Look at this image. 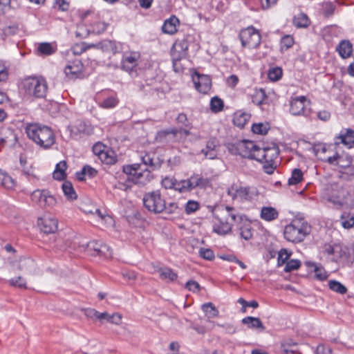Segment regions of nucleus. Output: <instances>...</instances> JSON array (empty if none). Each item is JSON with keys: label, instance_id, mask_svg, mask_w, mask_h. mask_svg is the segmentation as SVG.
<instances>
[{"label": "nucleus", "instance_id": "1", "mask_svg": "<svg viewBox=\"0 0 354 354\" xmlns=\"http://www.w3.org/2000/svg\"><path fill=\"white\" fill-rule=\"evenodd\" d=\"M28 137L44 149L50 148L55 142V136L48 126L30 124L26 128Z\"/></svg>", "mask_w": 354, "mask_h": 354}, {"label": "nucleus", "instance_id": "2", "mask_svg": "<svg viewBox=\"0 0 354 354\" xmlns=\"http://www.w3.org/2000/svg\"><path fill=\"white\" fill-rule=\"evenodd\" d=\"M236 214L235 209L226 206L220 212L219 214L214 215L213 232L219 235H225L231 232L232 223L236 221Z\"/></svg>", "mask_w": 354, "mask_h": 354}, {"label": "nucleus", "instance_id": "3", "mask_svg": "<svg viewBox=\"0 0 354 354\" xmlns=\"http://www.w3.org/2000/svg\"><path fill=\"white\" fill-rule=\"evenodd\" d=\"M310 232V226L304 221L295 219L287 225L283 230L285 239L292 243L301 242Z\"/></svg>", "mask_w": 354, "mask_h": 354}, {"label": "nucleus", "instance_id": "4", "mask_svg": "<svg viewBox=\"0 0 354 354\" xmlns=\"http://www.w3.org/2000/svg\"><path fill=\"white\" fill-rule=\"evenodd\" d=\"M323 196L327 201L342 206L348 203L350 192L343 184L334 183L327 186Z\"/></svg>", "mask_w": 354, "mask_h": 354}, {"label": "nucleus", "instance_id": "5", "mask_svg": "<svg viewBox=\"0 0 354 354\" xmlns=\"http://www.w3.org/2000/svg\"><path fill=\"white\" fill-rule=\"evenodd\" d=\"M227 195L238 203L251 202L258 196V191L254 187L234 183L227 189Z\"/></svg>", "mask_w": 354, "mask_h": 354}, {"label": "nucleus", "instance_id": "6", "mask_svg": "<svg viewBox=\"0 0 354 354\" xmlns=\"http://www.w3.org/2000/svg\"><path fill=\"white\" fill-rule=\"evenodd\" d=\"M123 171L127 180L135 184L145 185L152 178L151 170L142 167V165L134 163L123 166Z\"/></svg>", "mask_w": 354, "mask_h": 354}, {"label": "nucleus", "instance_id": "7", "mask_svg": "<svg viewBox=\"0 0 354 354\" xmlns=\"http://www.w3.org/2000/svg\"><path fill=\"white\" fill-rule=\"evenodd\" d=\"M243 48H257L261 44V35L259 30L252 26L242 29L239 35Z\"/></svg>", "mask_w": 354, "mask_h": 354}, {"label": "nucleus", "instance_id": "8", "mask_svg": "<svg viewBox=\"0 0 354 354\" xmlns=\"http://www.w3.org/2000/svg\"><path fill=\"white\" fill-rule=\"evenodd\" d=\"M24 88L26 91L36 97H45L48 86L46 81L42 77H28L24 82Z\"/></svg>", "mask_w": 354, "mask_h": 354}, {"label": "nucleus", "instance_id": "9", "mask_svg": "<svg viewBox=\"0 0 354 354\" xmlns=\"http://www.w3.org/2000/svg\"><path fill=\"white\" fill-rule=\"evenodd\" d=\"M229 149L234 154L256 160L259 147L253 141L241 140L232 145Z\"/></svg>", "mask_w": 354, "mask_h": 354}, {"label": "nucleus", "instance_id": "10", "mask_svg": "<svg viewBox=\"0 0 354 354\" xmlns=\"http://www.w3.org/2000/svg\"><path fill=\"white\" fill-rule=\"evenodd\" d=\"M143 204L149 212L159 214L164 212L165 201L158 191L147 193L143 198Z\"/></svg>", "mask_w": 354, "mask_h": 354}, {"label": "nucleus", "instance_id": "11", "mask_svg": "<svg viewBox=\"0 0 354 354\" xmlns=\"http://www.w3.org/2000/svg\"><path fill=\"white\" fill-rule=\"evenodd\" d=\"M32 201L41 207H53L56 203V198L48 189H36L31 194Z\"/></svg>", "mask_w": 354, "mask_h": 354}, {"label": "nucleus", "instance_id": "12", "mask_svg": "<svg viewBox=\"0 0 354 354\" xmlns=\"http://www.w3.org/2000/svg\"><path fill=\"white\" fill-rule=\"evenodd\" d=\"M323 252L329 256H332L335 261L340 259H348L349 257L348 248L342 244L331 245L326 243L323 246Z\"/></svg>", "mask_w": 354, "mask_h": 354}, {"label": "nucleus", "instance_id": "13", "mask_svg": "<svg viewBox=\"0 0 354 354\" xmlns=\"http://www.w3.org/2000/svg\"><path fill=\"white\" fill-rule=\"evenodd\" d=\"M279 150L276 145L272 147L260 148L257 150L256 160L259 162H264L265 163H270L274 162L278 158Z\"/></svg>", "mask_w": 354, "mask_h": 354}, {"label": "nucleus", "instance_id": "14", "mask_svg": "<svg viewBox=\"0 0 354 354\" xmlns=\"http://www.w3.org/2000/svg\"><path fill=\"white\" fill-rule=\"evenodd\" d=\"M140 55L138 52H127L123 54L121 59V69L131 72L138 64Z\"/></svg>", "mask_w": 354, "mask_h": 354}, {"label": "nucleus", "instance_id": "15", "mask_svg": "<svg viewBox=\"0 0 354 354\" xmlns=\"http://www.w3.org/2000/svg\"><path fill=\"white\" fill-rule=\"evenodd\" d=\"M189 43L186 37L177 39L174 43L171 50V57L186 58L188 55Z\"/></svg>", "mask_w": 354, "mask_h": 354}, {"label": "nucleus", "instance_id": "16", "mask_svg": "<svg viewBox=\"0 0 354 354\" xmlns=\"http://www.w3.org/2000/svg\"><path fill=\"white\" fill-rule=\"evenodd\" d=\"M196 89L203 94H206L211 89L212 80L209 76L196 73L192 77Z\"/></svg>", "mask_w": 354, "mask_h": 354}, {"label": "nucleus", "instance_id": "17", "mask_svg": "<svg viewBox=\"0 0 354 354\" xmlns=\"http://www.w3.org/2000/svg\"><path fill=\"white\" fill-rule=\"evenodd\" d=\"M37 224L44 233L50 234L54 233L57 230L58 221L55 218L48 216L39 218Z\"/></svg>", "mask_w": 354, "mask_h": 354}, {"label": "nucleus", "instance_id": "18", "mask_svg": "<svg viewBox=\"0 0 354 354\" xmlns=\"http://www.w3.org/2000/svg\"><path fill=\"white\" fill-rule=\"evenodd\" d=\"M311 102L304 95L292 96L290 105L292 109L297 111H306L310 109Z\"/></svg>", "mask_w": 354, "mask_h": 354}, {"label": "nucleus", "instance_id": "19", "mask_svg": "<svg viewBox=\"0 0 354 354\" xmlns=\"http://www.w3.org/2000/svg\"><path fill=\"white\" fill-rule=\"evenodd\" d=\"M218 146L219 143L217 139L211 138L207 140L205 148L201 149V152L206 158L209 160L215 159L218 154L217 148Z\"/></svg>", "mask_w": 354, "mask_h": 354}, {"label": "nucleus", "instance_id": "20", "mask_svg": "<svg viewBox=\"0 0 354 354\" xmlns=\"http://www.w3.org/2000/svg\"><path fill=\"white\" fill-rule=\"evenodd\" d=\"M83 64L80 60L76 59L72 62H69L64 68L66 75L70 78H73L82 71Z\"/></svg>", "mask_w": 354, "mask_h": 354}, {"label": "nucleus", "instance_id": "21", "mask_svg": "<svg viewBox=\"0 0 354 354\" xmlns=\"http://www.w3.org/2000/svg\"><path fill=\"white\" fill-rule=\"evenodd\" d=\"M174 129L161 130L157 132L156 141L160 143L174 142Z\"/></svg>", "mask_w": 354, "mask_h": 354}, {"label": "nucleus", "instance_id": "22", "mask_svg": "<svg viewBox=\"0 0 354 354\" xmlns=\"http://www.w3.org/2000/svg\"><path fill=\"white\" fill-rule=\"evenodd\" d=\"M337 138L350 148L354 146V131L351 129H343Z\"/></svg>", "mask_w": 354, "mask_h": 354}, {"label": "nucleus", "instance_id": "23", "mask_svg": "<svg viewBox=\"0 0 354 354\" xmlns=\"http://www.w3.org/2000/svg\"><path fill=\"white\" fill-rule=\"evenodd\" d=\"M341 57L346 59L351 55L353 51V45L348 40H342L336 47Z\"/></svg>", "mask_w": 354, "mask_h": 354}, {"label": "nucleus", "instance_id": "24", "mask_svg": "<svg viewBox=\"0 0 354 354\" xmlns=\"http://www.w3.org/2000/svg\"><path fill=\"white\" fill-rule=\"evenodd\" d=\"M192 189L199 187L206 189L210 186V180L207 178H203L198 174H193L190 176Z\"/></svg>", "mask_w": 354, "mask_h": 354}, {"label": "nucleus", "instance_id": "25", "mask_svg": "<svg viewBox=\"0 0 354 354\" xmlns=\"http://www.w3.org/2000/svg\"><path fill=\"white\" fill-rule=\"evenodd\" d=\"M261 218L266 221H272L279 216L278 211L272 207H263L260 214Z\"/></svg>", "mask_w": 354, "mask_h": 354}, {"label": "nucleus", "instance_id": "26", "mask_svg": "<svg viewBox=\"0 0 354 354\" xmlns=\"http://www.w3.org/2000/svg\"><path fill=\"white\" fill-rule=\"evenodd\" d=\"M242 324L246 325L250 329H260L261 330H263L265 327L258 317L248 316L244 317L241 320Z\"/></svg>", "mask_w": 354, "mask_h": 354}, {"label": "nucleus", "instance_id": "27", "mask_svg": "<svg viewBox=\"0 0 354 354\" xmlns=\"http://www.w3.org/2000/svg\"><path fill=\"white\" fill-rule=\"evenodd\" d=\"M160 278L168 282H171L178 278V274L172 269L168 267L159 268L157 269Z\"/></svg>", "mask_w": 354, "mask_h": 354}, {"label": "nucleus", "instance_id": "28", "mask_svg": "<svg viewBox=\"0 0 354 354\" xmlns=\"http://www.w3.org/2000/svg\"><path fill=\"white\" fill-rule=\"evenodd\" d=\"M293 25L298 28H306L310 24V20L304 12H300L294 16L292 19Z\"/></svg>", "mask_w": 354, "mask_h": 354}, {"label": "nucleus", "instance_id": "29", "mask_svg": "<svg viewBox=\"0 0 354 354\" xmlns=\"http://www.w3.org/2000/svg\"><path fill=\"white\" fill-rule=\"evenodd\" d=\"M250 114L248 112H234L233 123L235 126L242 129L248 123Z\"/></svg>", "mask_w": 354, "mask_h": 354}, {"label": "nucleus", "instance_id": "30", "mask_svg": "<svg viewBox=\"0 0 354 354\" xmlns=\"http://www.w3.org/2000/svg\"><path fill=\"white\" fill-rule=\"evenodd\" d=\"M179 24L178 18L176 17H170L167 19L162 25V30L163 32L173 35L177 31L176 26Z\"/></svg>", "mask_w": 354, "mask_h": 354}, {"label": "nucleus", "instance_id": "31", "mask_svg": "<svg viewBox=\"0 0 354 354\" xmlns=\"http://www.w3.org/2000/svg\"><path fill=\"white\" fill-rule=\"evenodd\" d=\"M35 263L33 260L30 259H21L17 264V269L18 270L24 271L25 272L32 274L34 272Z\"/></svg>", "mask_w": 354, "mask_h": 354}, {"label": "nucleus", "instance_id": "32", "mask_svg": "<svg viewBox=\"0 0 354 354\" xmlns=\"http://www.w3.org/2000/svg\"><path fill=\"white\" fill-rule=\"evenodd\" d=\"M122 315L118 313L109 314L107 312H104L101 313L99 315V320L101 322L106 320L111 324L119 325L122 322Z\"/></svg>", "mask_w": 354, "mask_h": 354}, {"label": "nucleus", "instance_id": "33", "mask_svg": "<svg viewBox=\"0 0 354 354\" xmlns=\"http://www.w3.org/2000/svg\"><path fill=\"white\" fill-rule=\"evenodd\" d=\"M66 168H67V164L65 160H62V161L59 162L56 165L55 169L53 174L54 179L58 180H64L66 176Z\"/></svg>", "mask_w": 354, "mask_h": 354}, {"label": "nucleus", "instance_id": "34", "mask_svg": "<svg viewBox=\"0 0 354 354\" xmlns=\"http://www.w3.org/2000/svg\"><path fill=\"white\" fill-rule=\"evenodd\" d=\"M175 191L180 193H186L192 190L190 178L186 180H178L176 179L174 184Z\"/></svg>", "mask_w": 354, "mask_h": 354}, {"label": "nucleus", "instance_id": "35", "mask_svg": "<svg viewBox=\"0 0 354 354\" xmlns=\"http://www.w3.org/2000/svg\"><path fill=\"white\" fill-rule=\"evenodd\" d=\"M62 189L64 196L67 198L68 200L73 201L77 198V195L71 182L65 181L62 184Z\"/></svg>", "mask_w": 354, "mask_h": 354}, {"label": "nucleus", "instance_id": "36", "mask_svg": "<svg viewBox=\"0 0 354 354\" xmlns=\"http://www.w3.org/2000/svg\"><path fill=\"white\" fill-rule=\"evenodd\" d=\"M88 50L90 48L101 49L103 51H109L113 50L114 44L110 40H104L97 43H87Z\"/></svg>", "mask_w": 354, "mask_h": 354}, {"label": "nucleus", "instance_id": "37", "mask_svg": "<svg viewBox=\"0 0 354 354\" xmlns=\"http://www.w3.org/2000/svg\"><path fill=\"white\" fill-rule=\"evenodd\" d=\"M141 163L142 167L148 168L151 171L156 169L158 167L156 162H154L153 158L151 156L149 153H145L144 156H141Z\"/></svg>", "mask_w": 354, "mask_h": 354}, {"label": "nucleus", "instance_id": "38", "mask_svg": "<svg viewBox=\"0 0 354 354\" xmlns=\"http://www.w3.org/2000/svg\"><path fill=\"white\" fill-rule=\"evenodd\" d=\"M340 223L344 228L353 227L354 226V214L344 212L340 217Z\"/></svg>", "mask_w": 354, "mask_h": 354}, {"label": "nucleus", "instance_id": "39", "mask_svg": "<svg viewBox=\"0 0 354 354\" xmlns=\"http://www.w3.org/2000/svg\"><path fill=\"white\" fill-rule=\"evenodd\" d=\"M15 185L14 179L7 174L0 171V186L6 189H12Z\"/></svg>", "mask_w": 354, "mask_h": 354}, {"label": "nucleus", "instance_id": "40", "mask_svg": "<svg viewBox=\"0 0 354 354\" xmlns=\"http://www.w3.org/2000/svg\"><path fill=\"white\" fill-rule=\"evenodd\" d=\"M107 28V24L103 21H97L89 26L88 31L94 34L100 35L104 32Z\"/></svg>", "mask_w": 354, "mask_h": 354}, {"label": "nucleus", "instance_id": "41", "mask_svg": "<svg viewBox=\"0 0 354 354\" xmlns=\"http://www.w3.org/2000/svg\"><path fill=\"white\" fill-rule=\"evenodd\" d=\"M8 283L12 287L20 288V289H27V283L26 280L21 277H17L14 278H11L10 279L8 280Z\"/></svg>", "mask_w": 354, "mask_h": 354}, {"label": "nucleus", "instance_id": "42", "mask_svg": "<svg viewBox=\"0 0 354 354\" xmlns=\"http://www.w3.org/2000/svg\"><path fill=\"white\" fill-rule=\"evenodd\" d=\"M202 309L209 318H214L218 315V310L211 302L203 304Z\"/></svg>", "mask_w": 354, "mask_h": 354}, {"label": "nucleus", "instance_id": "43", "mask_svg": "<svg viewBox=\"0 0 354 354\" xmlns=\"http://www.w3.org/2000/svg\"><path fill=\"white\" fill-rule=\"evenodd\" d=\"M118 102L119 100L115 96L111 95L99 102V104L103 109H113Z\"/></svg>", "mask_w": 354, "mask_h": 354}, {"label": "nucleus", "instance_id": "44", "mask_svg": "<svg viewBox=\"0 0 354 354\" xmlns=\"http://www.w3.org/2000/svg\"><path fill=\"white\" fill-rule=\"evenodd\" d=\"M328 287L330 290L339 294L343 295L347 292V288L346 286L335 280L329 281Z\"/></svg>", "mask_w": 354, "mask_h": 354}, {"label": "nucleus", "instance_id": "45", "mask_svg": "<svg viewBox=\"0 0 354 354\" xmlns=\"http://www.w3.org/2000/svg\"><path fill=\"white\" fill-rule=\"evenodd\" d=\"M308 266H313L314 267V272L315 278L320 281H324L327 279L328 274L326 271L322 267L317 266L314 263H308Z\"/></svg>", "mask_w": 354, "mask_h": 354}, {"label": "nucleus", "instance_id": "46", "mask_svg": "<svg viewBox=\"0 0 354 354\" xmlns=\"http://www.w3.org/2000/svg\"><path fill=\"white\" fill-rule=\"evenodd\" d=\"M303 180V173L299 169H294L291 177L288 179L289 185H297Z\"/></svg>", "mask_w": 354, "mask_h": 354}, {"label": "nucleus", "instance_id": "47", "mask_svg": "<svg viewBox=\"0 0 354 354\" xmlns=\"http://www.w3.org/2000/svg\"><path fill=\"white\" fill-rule=\"evenodd\" d=\"M283 71L280 67H274L268 71V77L273 82L279 80L282 77Z\"/></svg>", "mask_w": 354, "mask_h": 354}, {"label": "nucleus", "instance_id": "48", "mask_svg": "<svg viewBox=\"0 0 354 354\" xmlns=\"http://www.w3.org/2000/svg\"><path fill=\"white\" fill-rule=\"evenodd\" d=\"M269 128L270 127L268 123L260 122L257 124H254L252 126V131L254 133L263 135L268 132Z\"/></svg>", "mask_w": 354, "mask_h": 354}, {"label": "nucleus", "instance_id": "49", "mask_svg": "<svg viewBox=\"0 0 354 354\" xmlns=\"http://www.w3.org/2000/svg\"><path fill=\"white\" fill-rule=\"evenodd\" d=\"M100 160L102 162H104V163H105L106 165H113L117 160V158L113 155V152H109L106 149L102 153V155H101V156L100 157Z\"/></svg>", "mask_w": 354, "mask_h": 354}, {"label": "nucleus", "instance_id": "50", "mask_svg": "<svg viewBox=\"0 0 354 354\" xmlns=\"http://www.w3.org/2000/svg\"><path fill=\"white\" fill-rule=\"evenodd\" d=\"M224 103L222 99L215 96L210 100L211 111H223Z\"/></svg>", "mask_w": 354, "mask_h": 354}, {"label": "nucleus", "instance_id": "51", "mask_svg": "<svg viewBox=\"0 0 354 354\" xmlns=\"http://www.w3.org/2000/svg\"><path fill=\"white\" fill-rule=\"evenodd\" d=\"M301 266V261L298 259H290L286 263L284 271L290 272L298 270Z\"/></svg>", "mask_w": 354, "mask_h": 354}, {"label": "nucleus", "instance_id": "52", "mask_svg": "<svg viewBox=\"0 0 354 354\" xmlns=\"http://www.w3.org/2000/svg\"><path fill=\"white\" fill-rule=\"evenodd\" d=\"M240 236L245 240H249L252 237V227L250 224H245L240 228Z\"/></svg>", "mask_w": 354, "mask_h": 354}, {"label": "nucleus", "instance_id": "53", "mask_svg": "<svg viewBox=\"0 0 354 354\" xmlns=\"http://www.w3.org/2000/svg\"><path fill=\"white\" fill-rule=\"evenodd\" d=\"M294 38L292 36L287 35L283 37L281 39V50H288L291 48L294 44Z\"/></svg>", "mask_w": 354, "mask_h": 354}, {"label": "nucleus", "instance_id": "54", "mask_svg": "<svg viewBox=\"0 0 354 354\" xmlns=\"http://www.w3.org/2000/svg\"><path fill=\"white\" fill-rule=\"evenodd\" d=\"M39 52L44 55H50L55 50L50 43H41L38 47Z\"/></svg>", "mask_w": 354, "mask_h": 354}, {"label": "nucleus", "instance_id": "55", "mask_svg": "<svg viewBox=\"0 0 354 354\" xmlns=\"http://www.w3.org/2000/svg\"><path fill=\"white\" fill-rule=\"evenodd\" d=\"M291 255V252L286 249H281L278 254V266H281L286 263Z\"/></svg>", "mask_w": 354, "mask_h": 354}, {"label": "nucleus", "instance_id": "56", "mask_svg": "<svg viewBox=\"0 0 354 354\" xmlns=\"http://www.w3.org/2000/svg\"><path fill=\"white\" fill-rule=\"evenodd\" d=\"M88 50L87 43L86 42H81L79 44H75L71 48V51L73 54L75 55H80L84 52Z\"/></svg>", "mask_w": 354, "mask_h": 354}, {"label": "nucleus", "instance_id": "57", "mask_svg": "<svg viewBox=\"0 0 354 354\" xmlns=\"http://www.w3.org/2000/svg\"><path fill=\"white\" fill-rule=\"evenodd\" d=\"M174 142L183 141L189 134V131L185 129H177L174 128Z\"/></svg>", "mask_w": 354, "mask_h": 354}, {"label": "nucleus", "instance_id": "58", "mask_svg": "<svg viewBox=\"0 0 354 354\" xmlns=\"http://www.w3.org/2000/svg\"><path fill=\"white\" fill-rule=\"evenodd\" d=\"M199 208V203L196 201H188L185 205V210L187 214H192L198 210Z\"/></svg>", "mask_w": 354, "mask_h": 354}, {"label": "nucleus", "instance_id": "59", "mask_svg": "<svg viewBox=\"0 0 354 354\" xmlns=\"http://www.w3.org/2000/svg\"><path fill=\"white\" fill-rule=\"evenodd\" d=\"M98 255L105 258H111L112 257V250L108 245L102 243L100 248L98 249Z\"/></svg>", "mask_w": 354, "mask_h": 354}, {"label": "nucleus", "instance_id": "60", "mask_svg": "<svg viewBox=\"0 0 354 354\" xmlns=\"http://www.w3.org/2000/svg\"><path fill=\"white\" fill-rule=\"evenodd\" d=\"M176 57H171L174 71L176 73H181L183 72V71L185 69L183 64H181V60L183 58V57H178V59H176Z\"/></svg>", "mask_w": 354, "mask_h": 354}, {"label": "nucleus", "instance_id": "61", "mask_svg": "<svg viewBox=\"0 0 354 354\" xmlns=\"http://www.w3.org/2000/svg\"><path fill=\"white\" fill-rule=\"evenodd\" d=\"M199 254L201 257L206 260L211 261L214 259V254L210 249L201 248L199 250Z\"/></svg>", "mask_w": 354, "mask_h": 354}, {"label": "nucleus", "instance_id": "62", "mask_svg": "<svg viewBox=\"0 0 354 354\" xmlns=\"http://www.w3.org/2000/svg\"><path fill=\"white\" fill-rule=\"evenodd\" d=\"M106 146L102 144L101 142H97L95 144L93 147V152L99 158L102 155V153L106 151Z\"/></svg>", "mask_w": 354, "mask_h": 354}, {"label": "nucleus", "instance_id": "63", "mask_svg": "<svg viewBox=\"0 0 354 354\" xmlns=\"http://www.w3.org/2000/svg\"><path fill=\"white\" fill-rule=\"evenodd\" d=\"M281 346L283 348V354H295L297 352V349L295 348L296 344L295 343L291 344L283 343L281 344Z\"/></svg>", "mask_w": 354, "mask_h": 354}, {"label": "nucleus", "instance_id": "64", "mask_svg": "<svg viewBox=\"0 0 354 354\" xmlns=\"http://www.w3.org/2000/svg\"><path fill=\"white\" fill-rule=\"evenodd\" d=\"M176 179L170 177H165L162 180V185L165 189H174Z\"/></svg>", "mask_w": 354, "mask_h": 354}]
</instances>
